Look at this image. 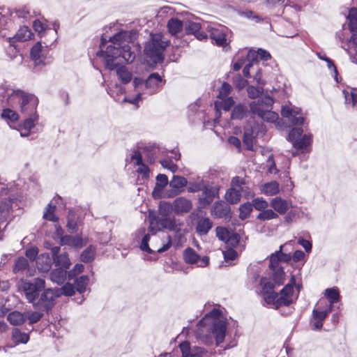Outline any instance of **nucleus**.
<instances>
[{
  "mask_svg": "<svg viewBox=\"0 0 357 357\" xmlns=\"http://www.w3.org/2000/svg\"><path fill=\"white\" fill-rule=\"evenodd\" d=\"M165 204L167 211L171 210L176 215L188 213L192 208V201L183 197H177L172 204L167 203Z\"/></svg>",
  "mask_w": 357,
  "mask_h": 357,
  "instance_id": "nucleus-13",
  "label": "nucleus"
},
{
  "mask_svg": "<svg viewBox=\"0 0 357 357\" xmlns=\"http://www.w3.org/2000/svg\"><path fill=\"white\" fill-rule=\"evenodd\" d=\"M257 126L251 127V128H245L243 136V143L246 150L252 151L253 150V135L255 132ZM257 128L260 132L263 134L266 132V129L263 128V126L259 127L257 126Z\"/></svg>",
  "mask_w": 357,
  "mask_h": 357,
  "instance_id": "nucleus-22",
  "label": "nucleus"
},
{
  "mask_svg": "<svg viewBox=\"0 0 357 357\" xmlns=\"http://www.w3.org/2000/svg\"><path fill=\"white\" fill-rule=\"evenodd\" d=\"M169 41L164 40L163 36L160 33H151L149 40L145 43L144 55L146 61L151 66L163 63L164 52L169 46Z\"/></svg>",
  "mask_w": 357,
  "mask_h": 357,
  "instance_id": "nucleus-3",
  "label": "nucleus"
},
{
  "mask_svg": "<svg viewBox=\"0 0 357 357\" xmlns=\"http://www.w3.org/2000/svg\"><path fill=\"white\" fill-rule=\"evenodd\" d=\"M331 307H328L325 310H318L314 309L312 311V319L311 321L312 324L313 331H319L323 327V321L328 317V314L331 312Z\"/></svg>",
  "mask_w": 357,
  "mask_h": 357,
  "instance_id": "nucleus-20",
  "label": "nucleus"
},
{
  "mask_svg": "<svg viewBox=\"0 0 357 357\" xmlns=\"http://www.w3.org/2000/svg\"><path fill=\"white\" fill-rule=\"evenodd\" d=\"M116 68L117 76L123 84H128L132 80V73L124 66H118Z\"/></svg>",
  "mask_w": 357,
  "mask_h": 357,
  "instance_id": "nucleus-41",
  "label": "nucleus"
},
{
  "mask_svg": "<svg viewBox=\"0 0 357 357\" xmlns=\"http://www.w3.org/2000/svg\"><path fill=\"white\" fill-rule=\"evenodd\" d=\"M225 198L229 204H234L241 200V194L239 190L231 188L227 190Z\"/></svg>",
  "mask_w": 357,
  "mask_h": 357,
  "instance_id": "nucleus-43",
  "label": "nucleus"
},
{
  "mask_svg": "<svg viewBox=\"0 0 357 357\" xmlns=\"http://www.w3.org/2000/svg\"><path fill=\"white\" fill-rule=\"evenodd\" d=\"M32 33L26 26H21L13 36L7 37L8 43L24 42L31 39Z\"/></svg>",
  "mask_w": 357,
  "mask_h": 357,
  "instance_id": "nucleus-23",
  "label": "nucleus"
},
{
  "mask_svg": "<svg viewBox=\"0 0 357 357\" xmlns=\"http://www.w3.org/2000/svg\"><path fill=\"white\" fill-rule=\"evenodd\" d=\"M79 215L72 209L69 210L67 216L66 227L70 233H75L78 230Z\"/></svg>",
  "mask_w": 357,
  "mask_h": 357,
  "instance_id": "nucleus-29",
  "label": "nucleus"
},
{
  "mask_svg": "<svg viewBox=\"0 0 357 357\" xmlns=\"http://www.w3.org/2000/svg\"><path fill=\"white\" fill-rule=\"evenodd\" d=\"M54 288L59 298L62 296H71L75 294L76 291L75 286L70 282H66V284H64L61 287Z\"/></svg>",
  "mask_w": 357,
  "mask_h": 357,
  "instance_id": "nucleus-39",
  "label": "nucleus"
},
{
  "mask_svg": "<svg viewBox=\"0 0 357 357\" xmlns=\"http://www.w3.org/2000/svg\"><path fill=\"white\" fill-rule=\"evenodd\" d=\"M249 106L252 114H257L259 117L262 116L263 114L264 115V111H265V108L262 107L258 100L251 102Z\"/></svg>",
  "mask_w": 357,
  "mask_h": 357,
  "instance_id": "nucleus-59",
  "label": "nucleus"
},
{
  "mask_svg": "<svg viewBox=\"0 0 357 357\" xmlns=\"http://www.w3.org/2000/svg\"><path fill=\"white\" fill-rule=\"evenodd\" d=\"M39 119L38 114H31L29 116H24V119L22 124L20 125L22 130H30L35 126L36 123L38 122Z\"/></svg>",
  "mask_w": 357,
  "mask_h": 357,
  "instance_id": "nucleus-40",
  "label": "nucleus"
},
{
  "mask_svg": "<svg viewBox=\"0 0 357 357\" xmlns=\"http://www.w3.org/2000/svg\"><path fill=\"white\" fill-rule=\"evenodd\" d=\"M95 255L96 248L92 245H89L80 255V260L84 263H90L94 259Z\"/></svg>",
  "mask_w": 357,
  "mask_h": 357,
  "instance_id": "nucleus-49",
  "label": "nucleus"
},
{
  "mask_svg": "<svg viewBox=\"0 0 357 357\" xmlns=\"http://www.w3.org/2000/svg\"><path fill=\"white\" fill-rule=\"evenodd\" d=\"M58 298L54 287H45L33 307L36 310H43L45 314H49L55 306Z\"/></svg>",
  "mask_w": 357,
  "mask_h": 357,
  "instance_id": "nucleus-7",
  "label": "nucleus"
},
{
  "mask_svg": "<svg viewBox=\"0 0 357 357\" xmlns=\"http://www.w3.org/2000/svg\"><path fill=\"white\" fill-rule=\"evenodd\" d=\"M38 99L33 94L26 93L20 105L21 114L24 116L37 114Z\"/></svg>",
  "mask_w": 357,
  "mask_h": 357,
  "instance_id": "nucleus-15",
  "label": "nucleus"
},
{
  "mask_svg": "<svg viewBox=\"0 0 357 357\" xmlns=\"http://www.w3.org/2000/svg\"><path fill=\"white\" fill-rule=\"evenodd\" d=\"M11 206L10 199H5L0 202V222L7 220Z\"/></svg>",
  "mask_w": 357,
  "mask_h": 357,
  "instance_id": "nucleus-38",
  "label": "nucleus"
},
{
  "mask_svg": "<svg viewBox=\"0 0 357 357\" xmlns=\"http://www.w3.org/2000/svg\"><path fill=\"white\" fill-rule=\"evenodd\" d=\"M25 95L26 93L20 89L12 90V92L9 93L8 107L14 108L18 105L20 106Z\"/></svg>",
  "mask_w": 357,
  "mask_h": 357,
  "instance_id": "nucleus-27",
  "label": "nucleus"
},
{
  "mask_svg": "<svg viewBox=\"0 0 357 357\" xmlns=\"http://www.w3.org/2000/svg\"><path fill=\"white\" fill-rule=\"evenodd\" d=\"M163 80L161 76L158 73H153L150 74L148 78L145 80V87L150 89V93H153L156 91L160 84Z\"/></svg>",
  "mask_w": 357,
  "mask_h": 357,
  "instance_id": "nucleus-24",
  "label": "nucleus"
},
{
  "mask_svg": "<svg viewBox=\"0 0 357 357\" xmlns=\"http://www.w3.org/2000/svg\"><path fill=\"white\" fill-rule=\"evenodd\" d=\"M45 312L43 310H36L27 312L25 315L26 319H28L29 324L32 325L38 322L43 317Z\"/></svg>",
  "mask_w": 357,
  "mask_h": 357,
  "instance_id": "nucleus-52",
  "label": "nucleus"
},
{
  "mask_svg": "<svg viewBox=\"0 0 357 357\" xmlns=\"http://www.w3.org/2000/svg\"><path fill=\"white\" fill-rule=\"evenodd\" d=\"M252 207L256 210L262 211L268 206V203L262 197H257L252 200Z\"/></svg>",
  "mask_w": 357,
  "mask_h": 357,
  "instance_id": "nucleus-63",
  "label": "nucleus"
},
{
  "mask_svg": "<svg viewBox=\"0 0 357 357\" xmlns=\"http://www.w3.org/2000/svg\"><path fill=\"white\" fill-rule=\"evenodd\" d=\"M30 57L33 61L35 68L38 66H44L49 61H46V58L43 54V47L40 42L36 43L31 49Z\"/></svg>",
  "mask_w": 357,
  "mask_h": 357,
  "instance_id": "nucleus-19",
  "label": "nucleus"
},
{
  "mask_svg": "<svg viewBox=\"0 0 357 357\" xmlns=\"http://www.w3.org/2000/svg\"><path fill=\"white\" fill-rule=\"evenodd\" d=\"M162 206H160L161 217H158L155 215L149 213V218L150 226L149 227V231L155 233L156 230L154 229L153 226V224L159 225L163 229H168L171 231L178 233L181 231V223H178L175 217H171L168 215V211L166 208L162 211Z\"/></svg>",
  "mask_w": 357,
  "mask_h": 357,
  "instance_id": "nucleus-5",
  "label": "nucleus"
},
{
  "mask_svg": "<svg viewBox=\"0 0 357 357\" xmlns=\"http://www.w3.org/2000/svg\"><path fill=\"white\" fill-rule=\"evenodd\" d=\"M185 32L187 35H193L199 40L207 38V34L202 30V24L199 22L187 20L184 25Z\"/></svg>",
  "mask_w": 357,
  "mask_h": 357,
  "instance_id": "nucleus-18",
  "label": "nucleus"
},
{
  "mask_svg": "<svg viewBox=\"0 0 357 357\" xmlns=\"http://www.w3.org/2000/svg\"><path fill=\"white\" fill-rule=\"evenodd\" d=\"M98 57L105 59V66L109 70L116 69L118 63L116 60L121 58L127 63H131L135 59V54L131 51V47L128 44H123L122 47L108 45L106 50H99L96 53Z\"/></svg>",
  "mask_w": 357,
  "mask_h": 357,
  "instance_id": "nucleus-4",
  "label": "nucleus"
},
{
  "mask_svg": "<svg viewBox=\"0 0 357 357\" xmlns=\"http://www.w3.org/2000/svg\"><path fill=\"white\" fill-rule=\"evenodd\" d=\"M188 185V180L184 176L174 175L169 182V186L172 190L167 193L169 197L176 196L181 191L180 188H183Z\"/></svg>",
  "mask_w": 357,
  "mask_h": 357,
  "instance_id": "nucleus-21",
  "label": "nucleus"
},
{
  "mask_svg": "<svg viewBox=\"0 0 357 357\" xmlns=\"http://www.w3.org/2000/svg\"><path fill=\"white\" fill-rule=\"evenodd\" d=\"M89 282V277L87 275H81L75 280V288L79 294H83L86 290V287Z\"/></svg>",
  "mask_w": 357,
  "mask_h": 357,
  "instance_id": "nucleus-42",
  "label": "nucleus"
},
{
  "mask_svg": "<svg viewBox=\"0 0 357 357\" xmlns=\"http://www.w3.org/2000/svg\"><path fill=\"white\" fill-rule=\"evenodd\" d=\"M227 327L222 311L213 308L197 322L196 337L207 346H219L225 340Z\"/></svg>",
  "mask_w": 357,
  "mask_h": 357,
  "instance_id": "nucleus-1",
  "label": "nucleus"
},
{
  "mask_svg": "<svg viewBox=\"0 0 357 357\" xmlns=\"http://www.w3.org/2000/svg\"><path fill=\"white\" fill-rule=\"evenodd\" d=\"M232 83L234 87L238 90L243 89L248 84V81L244 79L240 74H238L233 77Z\"/></svg>",
  "mask_w": 357,
  "mask_h": 357,
  "instance_id": "nucleus-62",
  "label": "nucleus"
},
{
  "mask_svg": "<svg viewBox=\"0 0 357 357\" xmlns=\"http://www.w3.org/2000/svg\"><path fill=\"white\" fill-rule=\"evenodd\" d=\"M271 273L269 277L275 286H280L284 283L285 279V273L284 269H271Z\"/></svg>",
  "mask_w": 357,
  "mask_h": 357,
  "instance_id": "nucleus-37",
  "label": "nucleus"
},
{
  "mask_svg": "<svg viewBox=\"0 0 357 357\" xmlns=\"http://www.w3.org/2000/svg\"><path fill=\"white\" fill-rule=\"evenodd\" d=\"M139 149L146 157L147 162L149 164H153L155 162L156 149H158L155 144L142 146Z\"/></svg>",
  "mask_w": 357,
  "mask_h": 357,
  "instance_id": "nucleus-30",
  "label": "nucleus"
},
{
  "mask_svg": "<svg viewBox=\"0 0 357 357\" xmlns=\"http://www.w3.org/2000/svg\"><path fill=\"white\" fill-rule=\"evenodd\" d=\"M9 89L7 86H0V107H8Z\"/></svg>",
  "mask_w": 357,
  "mask_h": 357,
  "instance_id": "nucleus-54",
  "label": "nucleus"
},
{
  "mask_svg": "<svg viewBox=\"0 0 357 357\" xmlns=\"http://www.w3.org/2000/svg\"><path fill=\"white\" fill-rule=\"evenodd\" d=\"M184 25L185 23L182 20L172 17L168 20L167 27L171 35L176 36L183 30Z\"/></svg>",
  "mask_w": 357,
  "mask_h": 357,
  "instance_id": "nucleus-28",
  "label": "nucleus"
},
{
  "mask_svg": "<svg viewBox=\"0 0 357 357\" xmlns=\"http://www.w3.org/2000/svg\"><path fill=\"white\" fill-rule=\"evenodd\" d=\"M264 92V89L261 86H248L247 87V93L248 97L255 99L259 97Z\"/></svg>",
  "mask_w": 357,
  "mask_h": 357,
  "instance_id": "nucleus-58",
  "label": "nucleus"
},
{
  "mask_svg": "<svg viewBox=\"0 0 357 357\" xmlns=\"http://www.w3.org/2000/svg\"><path fill=\"white\" fill-rule=\"evenodd\" d=\"M259 284L261 287V296L267 304H273L277 297V292L274 291L275 284L268 277H262Z\"/></svg>",
  "mask_w": 357,
  "mask_h": 357,
  "instance_id": "nucleus-12",
  "label": "nucleus"
},
{
  "mask_svg": "<svg viewBox=\"0 0 357 357\" xmlns=\"http://www.w3.org/2000/svg\"><path fill=\"white\" fill-rule=\"evenodd\" d=\"M346 103H351V106L357 109V88H351V91L349 92L347 90L342 91Z\"/></svg>",
  "mask_w": 357,
  "mask_h": 357,
  "instance_id": "nucleus-46",
  "label": "nucleus"
},
{
  "mask_svg": "<svg viewBox=\"0 0 357 357\" xmlns=\"http://www.w3.org/2000/svg\"><path fill=\"white\" fill-rule=\"evenodd\" d=\"M325 296L330 303L328 307H333V305L340 299V293L337 289L328 288L325 290Z\"/></svg>",
  "mask_w": 357,
  "mask_h": 357,
  "instance_id": "nucleus-48",
  "label": "nucleus"
},
{
  "mask_svg": "<svg viewBox=\"0 0 357 357\" xmlns=\"http://www.w3.org/2000/svg\"><path fill=\"white\" fill-rule=\"evenodd\" d=\"M221 184L215 181H204L202 178L199 182H190L188 186V192H198V204L201 208H208L215 199L220 197Z\"/></svg>",
  "mask_w": 357,
  "mask_h": 357,
  "instance_id": "nucleus-2",
  "label": "nucleus"
},
{
  "mask_svg": "<svg viewBox=\"0 0 357 357\" xmlns=\"http://www.w3.org/2000/svg\"><path fill=\"white\" fill-rule=\"evenodd\" d=\"M271 206L278 213L285 214L289 209V204L287 200L280 197H275L271 201Z\"/></svg>",
  "mask_w": 357,
  "mask_h": 357,
  "instance_id": "nucleus-25",
  "label": "nucleus"
},
{
  "mask_svg": "<svg viewBox=\"0 0 357 357\" xmlns=\"http://www.w3.org/2000/svg\"><path fill=\"white\" fill-rule=\"evenodd\" d=\"M55 208V205H52V203L48 204L46 208V211L43 214V218L49 221L57 222L59 218L54 215Z\"/></svg>",
  "mask_w": 357,
  "mask_h": 357,
  "instance_id": "nucleus-53",
  "label": "nucleus"
},
{
  "mask_svg": "<svg viewBox=\"0 0 357 357\" xmlns=\"http://www.w3.org/2000/svg\"><path fill=\"white\" fill-rule=\"evenodd\" d=\"M261 191L266 196L275 195L280 192L279 183L276 181L266 183L263 185Z\"/></svg>",
  "mask_w": 357,
  "mask_h": 357,
  "instance_id": "nucleus-36",
  "label": "nucleus"
},
{
  "mask_svg": "<svg viewBox=\"0 0 357 357\" xmlns=\"http://www.w3.org/2000/svg\"><path fill=\"white\" fill-rule=\"evenodd\" d=\"M260 105L262 107L265 108L266 110H271L272 106L274 102L273 98L269 95L264 96L258 99Z\"/></svg>",
  "mask_w": 357,
  "mask_h": 357,
  "instance_id": "nucleus-60",
  "label": "nucleus"
},
{
  "mask_svg": "<svg viewBox=\"0 0 357 357\" xmlns=\"http://www.w3.org/2000/svg\"><path fill=\"white\" fill-rule=\"evenodd\" d=\"M61 245H68L75 248H82L84 245L83 239L78 236L65 235L61 238Z\"/></svg>",
  "mask_w": 357,
  "mask_h": 357,
  "instance_id": "nucleus-33",
  "label": "nucleus"
},
{
  "mask_svg": "<svg viewBox=\"0 0 357 357\" xmlns=\"http://www.w3.org/2000/svg\"><path fill=\"white\" fill-rule=\"evenodd\" d=\"M50 273V280L58 285H61L66 282L67 279L71 280L75 275V271L77 269H71L67 271V269H51ZM80 273L82 269H77Z\"/></svg>",
  "mask_w": 357,
  "mask_h": 357,
  "instance_id": "nucleus-16",
  "label": "nucleus"
},
{
  "mask_svg": "<svg viewBox=\"0 0 357 357\" xmlns=\"http://www.w3.org/2000/svg\"><path fill=\"white\" fill-rule=\"evenodd\" d=\"M303 129L294 127L290 129L287 140L291 142L292 146L297 150H303L310 146L312 143V135L305 134L303 135Z\"/></svg>",
  "mask_w": 357,
  "mask_h": 357,
  "instance_id": "nucleus-8",
  "label": "nucleus"
},
{
  "mask_svg": "<svg viewBox=\"0 0 357 357\" xmlns=\"http://www.w3.org/2000/svg\"><path fill=\"white\" fill-rule=\"evenodd\" d=\"M216 236L223 242H229L230 231L225 227H217L215 229Z\"/></svg>",
  "mask_w": 357,
  "mask_h": 357,
  "instance_id": "nucleus-56",
  "label": "nucleus"
},
{
  "mask_svg": "<svg viewBox=\"0 0 357 357\" xmlns=\"http://www.w3.org/2000/svg\"><path fill=\"white\" fill-rule=\"evenodd\" d=\"M349 29L351 33V36L350 37L349 41L352 42L354 44H356V36H357V22L349 20Z\"/></svg>",
  "mask_w": 357,
  "mask_h": 357,
  "instance_id": "nucleus-64",
  "label": "nucleus"
},
{
  "mask_svg": "<svg viewBox=\"0 0 357 357\" xmlns=\"http://www.w3.org/2000/svg\"><path fill=\"white\" fill-rule=\"evenodd\" d=\"M45 280L40 278L22 280L21 289L24 294L27 302L31 303L32 306H33L41 291L45 288Z\"/></svg>",
  "mask_w": 357,
  "mask_h": 357,
  "instance_id": "nucleus-6",
  "label": "nucleus"
},
{
  "mask_svg": "<svg viewBox=\"0 0 357 357\" xmlns=\"http://www.w3.org/2000/svg\"><path fill=\"white\" fill-rule=\"evenodd\" d=\"M8 321L13 326H20L26 321L25 315L17 310L10 312L7 315Z\"/></svg>",
  "mask_w": 357,
  "mask_h": 357,
  "instance_id": "nucleus-32",
  "label": "nucleus"
},
{
  "mask_svg": "<svg viewBox=\"0 0 357 357\" xmlns=\"http://www.w3.org/2000/svg\"><path fill=\"white\" fill-rule=\"evenodd\" d=\"M11 337L16 344H26L29 340V335L26 333L22 332L19 328H15L12 331Z\"/></svg>",
  "mask_w": 357,
  "mask_h": 357,
  "instance_id": "nucleus-34",
  "label": "nucleus"
},
{
  "mask_svg": "<svg viewBox=\"0 0 357 357\" xmlns=\"http://www.w3.org/2000/svg\"><path fill=\"white\" fill-rule=\"evenodd\" d=\"M213 227V222L209 218H202L197 221L196 232L200 235H206Z\"/></svg>",
  "mask_w": 357,
  "mask_h": 357,
  "instance_id": "nucleus-26",
  "label": "nucleus"
},
{
  "mask_svg": "<svg viewBox=\"0 0 357 357\" xmlns=\"http://www.w3.org/2000/svg\"><path fill=\"white\" fill-rule=\"evenodd\" d=\"M129 37L128 31H121L109 38V41L112 43L110 45L116 47H122L123 43Z\"/></svg>",
  "mask_w": 357,
  "mask_h": 357,
  "instance_id": "nucleus-35",
  "label": "nucleus"
},
{
  "mask_svg": "<svg viewBox=\"0 0 357 357\" xmlns=\"http://www.w3.org/2000/svg\"><path fill=\"white\" fill-rule=\"evenodd\" d=\"M55 266L58 268H69L71 263L67 252H63L53 259Z\"/></svg>",
  "mask_w": 357,
  "mask_h": 357,
  "instance_id": "nucleus-45",
  "label": "nucleus"
},
{
  "mask_svg": "<svg viewBox=\"0 0 357 357\" xmlns=\"http://www.w3.org/2000/svg\"><path fill=\"white\" fill-rule=\"evenodd\" d=\"M285 245H281L279 249L266 257L268 259V268H283L280 264H290V253L284 251Z\"/></svg>",
  "mask_w": 357,
  "mask_h": 357,
  "instance_id": "nucleus-10",
  "label": "nucleus"
},
{
  "mask_svg": "<svg viewBox=\"0 0 357 357\" xmlns=\"http://www.w3.org/2000/svg\"><path fill=\"white\" fill-rule=\"evenodd\" d=\"M20 50L16 43H9L8 46L6 48V55L11 59H15L19 55Z\"/></svg>",
  "mask_w": 357,
  "mask_h": 357,
  "instance_id": "nucleus-57",
  "label": "nucleus"
},
{
  "mask_svg": "<svg viewBox=\"0 0 357 357\" xmlns=\"http://www.w3.org/2000/svg\"><path fill=\"white\" fill-rule=\"evenodd\" d=\"M183 258L188 264H194L198 261L199 255L192 248H186L183 252Z\"/></svg>",
  "mask_w": 357,
  "mask_h": 357,
  "instance_id": "nucleus-47",
  "label": "nucleus"
},
{
  "mask_svg": "<svg viewBox=\"0 0 357 357\" xmlns=\"http://www.w3.org/2000/svg\"><path fill=\"white\" fill-rule=\"evenodd\" d=\"M253 210L252 203L247 202L239 206V218L241 220H245L248 218L250 215L251 212Z\"/></svg>",
  "mask_w": 357,
  "mask_h": 357,
  "instance_id": "nucleus-50",
  "label": "nucleus"
},
{
  "mask_svg": "<svg viewBox=\"0 0 357 357\" xmlns=\"http://www.w3.org/2000/svg\"><path fill=\"white\" fill-rule=\"evenodd\" d=\"M30 16V11L26 6L15 9L14 12L10 13V17L13 20H15V18L26 20Z\"/></svg>",
  "mask_w": 357,
  "mask_h": 357,
  "instance_id": "nucleus-51",
  "label": "nucleus"
},
{
  "mask_svg": "<svg viewBox=\"0 0 357 357\" xmlns=\"http://www.w3.org/2000/svg\"><path fill=\"white\" fill-rule=\"evenodd\" d=\"M108 93L114 98L115 101L121 102L120 95L126 93V89L121 86L116 85L114 89H109Z\"/></svg>",
  "mask_w": 357,
  "mask_h": 357,
  "instance_id": "nucleus-61",
  "label": "nucleus"
},
{
  "mask_svg": "<svg viewBox=\"0 0 357 357\" xmlns=\"http://www.w3.org/2000/svg\"><path fill=\"white\" fill-rule=\"evenodd\" d=\"M10 107H3L1 114V117L8 122L15 123L19 119V114L10 108Z\"/></svg>",
  "mask_w": 357,
  "mask_h": 357,
  "instance_id": "nucleus-44",
  "label": "nucleus"
},
{
  "mask_svg": "<svg viewBox=\"0 0 357 357\" xmlns=\"http://www.w3.org/2000/svg\"><path fill=\"white\" fill-rule=\"evenodd\" d=\"M182 357H210L211 354L204 347L192 345L188 341L180 343Z\"/></svg>",
  "mask_w": 357,
  "mask_h": 357,
  "instance_id": "nucleus-11",
  "label": "nucleus"
},
{
  "mask_svg": "<svg viewBox=\"0 0 357 357\" xmlns=\"http://www.w3.org/2000/svg\"><path fill=\"white\" fill-rule=\"evenodd\" d=\"M211 214L217 218H231V207L222 200L215 202L211 208Z\"/></svg>",
  "mask_w": 357,
  "mask_h": 357,
  "instance_id": "nucleus-17",
  "label": "nucleus"
},
{
  "mask_svg": "<svg viewBox=\"0 0 357 357\" xmlns=\"http://www.w3.org/2000/svg\"><path fill=\"white\" fill-rule=\"evenodd\" d=\"M277 218H278V215L275 211L272 209L266 208L261 211L257 217V219L262 221L269 220Z\"/></svg>",
  "mask_w": 357,
  "mask_h": 357,
  "instance_id": "nucleus-55",
  "label": "nucleus"
},
{
  "mask_svg": "<svg viewBox=\"0 0 357 357\" xmlns=\"http://www.w3.org/2000/svg\"><path fill=\"white\" fill-rule=\"evenodd\" d=\"M295 284V278L291 277L289 283L287 284L280 291L277 293L276 299L274 301L273 304L276 308L282 306H289L292 303V299L289 298L292 296L294 289L293 286Z\"/></svg>",
  "mask_w": 357,
  "mask_h": 357,
  "instance_id": "nucleus-9",
  "label": "nucleus"
},
{
  "mask_svg": "<svg viewBox=\"0 0 357 357\" xmlns=\"http://www.w3.org/2000/svg\"><path fill=\"white\" fill-rule=\"evenodd\" d=\"M207 30L210 33L211 39L214 41L215 44L219 47H225L227 43V33L228 29L224 26H207Z\"/></svg>",
  "mask_w": 357,
  "mask_h": 357,
  "instance_id": "nucleus-14",
  "label": "nucleus"
},
{
  "mask_svg": "<svg viewBox=\"0 0 357 357\" xmlns=\"http://www.w3.org/2000/svg\"><path fill=\"white\" fill-rule=\"evenodd\" d=\"M248 112L246 105L239 103L234 107L231 112V119L233 120H241L245 118Z\"/></svg>",
  "mask_w": 357,
  "mask_h": 357,
  "instance_id": "nucleus-31",
  "label": "nucleus"
}]
</instances>
